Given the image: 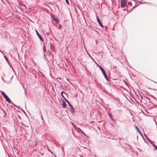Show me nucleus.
I'll return each mask as SVG.
<instances>
[{"mask_svg":"<svg viewBox=\"0 0 157 157\" xmlns=\"http://www.w3.org/2000/svg\"><path fill=\"white\" fill-rule=\"evenodd\" d=\"M10 67L13 70V71L14 70V69H13V68L12 67V65L11 64V66H10Z\"/></svg>","mask_w":157,"mask_h":157,"instance_id":"nucleus-26","label":"nucleus"},{"mask_svg":"<svg viewBox=\"0 0 157 157\" xmlns=\"http://www.w3.org/2000/svg\"><path fill=\"white\" fill-rule=\"evenodd\" d=\"M94 61L95 63L97 65V66H98L99 67L100 70H101L102 68H103L100 65L97 64L96 62H95V61L94 60Z\"/></svg>","mask_w":157,"mask_h":157,"instance_id":"nucleus-13","label":"nucleus"},{"mask_svg":"<svg viewBox=\"0 0 157 157\" xmlns=\"http://www.w3.org/2000/svg\"><path fill=\"white\" fill-rule=\"evenodd\" d=\"M138 5H139V4H137V5H136V4L134 6H133L132 7V8L131 9V10H132V9H134L135 7V6H137Z\"/></svg>","mask_w":157,"mask_h":157,"instance_id":"nucleus-18","label":"nucleus"},{"mask_svg":"<svg viewBox=\"0 0 157 157\" xmlns=\"http://www.w3.org/2000/svg\"><path fill=\"white\" fill-rule=\"evenodd\" d=\"M65 101L67 102L68 104V105L70 107H72V105H71V103L69 102V101L67 100L66 98H65Z\"/></svg>","mask_w":157,"mask_h":157,"instance_id":"nucleus-9","label":"nucleus"},{"mask_svg":"<svg viewBox=\"0 0 157 157\" xmlns=\"http://www.w3.org/2000/svg\"><path fill=\"white\" fill-rule=\"evenodd\" d=\"M47 34H49V33H47Z\"/></svg>","mask_w":157,"mask_h":157,"instance_id":"nucleus-37","label":"nucleus"},{"mask_svg":"<svg viewBox=\"0 0 157 157\" xmlns=\"http://www.w3.org/2000/svg\"><path fill=\"white\" fill-rule=\"evenodd\" d=\"M78 129H79V130H80V131H81V132L82 133H83V134L84 135H85V133H84V132H83V131H82V130H81L80 128H78Z\"/></svg>","mask_w":157,"mask_h":157,"instance_id":"nucleus-21","label":"nucleus"},{"mask_svg":"<svg viewBox=\"0 0 157 157\" xmlns=\"http://www.w3.org/2000/svg\"><path fill=\"white\" fill-rule=\"evenodd\" d=\"M10 67L13 70V71L14 70V69H13V68L12 67V65L11 64V66H10Z\"/></svg>","mask_w":157,"mask_h":157,"instance_id":"nucleus-25","label":"nucleus"},{"mask_svg":"<svg viewBox=\"0 0 157 157\" xmlns=\"http://www.w3.org/2000/svg\"><path fill=\"white\" fill-rule=\"evenodd\" d=\"M135 128H136V129L137 130V132H139V133H140L141 134V131L139 129V128L137 126H135Z\"/></svg>","mask_w":157,"mask_h":157,"instance_id":"nucleus-12","label":"nucleus"},{"mask_svg":"<svg viewBox=\"0 0 157 157\" xmlns=\"http://www.w3.org/2000/svg\"><path fill=\"white\" fill-rule=\"evenodd\" d=\"M101 70V72L103 74L105 79L107 81H109V79L106 73V72H105V71L104 70V69L103 68Z\"/></svg>","mask_w":157,"mask_h":157,"instance_id":"nucleus-2","label":"nucleus"},{"mask_svg":"<svg viewBox=\"0 0 157 157\" xmlns=\"http://www.w3.org/2000/svg\"><path fill=\"white\" fill-rule=\"evenodd\" d=\"M51 18L54 21H56V23H58L59 22V19L57 17H56L54 15H51Z\"/></svg>","mask_w":157,"mask_h":157,"instance_id":"nucleus-3","label":"nucleus"},{"mask_svg":"<svg viewBox=\"0 0 157 157\" xmlns=\"http://www.w3.org/2000/svg\"><path fill=\"white\" fill-rule=\"evenodd\" d=\"M155 149L157 150V146L155 145Z\"/></svg>","mask_w":157,"mask_h":157,"instance_id":"nucleus-31","label":"nucleus"},{"mask_svg":"<svg viewBox=\"0 0 157 157\" xmlns=\"http://www.w3.org/2000/svg\"><path fill=\"white\" fill-rule=\"evenodd\" d=\"M59 28H58L59 29H61L62 28V26L60 25H59Z\"/></svg>","mask_w":157,"mask_h":157,"instance_id":"nucleus-24","label":"nucleus"},{"mask_svg":"<svg viewBox=\"0 0 157 157\" xmlns=\"http://www.w3.org/2000/svg\"><path fill=\"white\" fill-rule=\"evenodd\" d=\"M2 80L3 81H4V79H3V78H2Z\"/></svg>","mask_w":157,"mask_h":157,"instance_id":"nucleus-33","label":"nucleus"},{"mask_svg":"<svg viewBox=\"0 0 157 157\" xmlns=\"http://www.w3.org/2000/svg\"><path fill=\"white\" fill-rule=\"evenodd\" d=\"M65 0V2H66V3L68 5H69V2L68 0Z\"/></svg>","mask_w":157,"mask_h":157,"instance_id":"nucleus-20","label":"nucleus"},{"mask_svg":"<svg viewBox=\"0 0 157 157\" xmlns=\"http://www.w3.org/2000/svg\"><path fill=\"white\" fill-rule=\"evenodd\" d=\"M149 96H150V97H151V98H154V99H156L155 98V97H154L153 95H151V94H150V95H149Z\"/></svg>","mask_w":157,"mask_h":157,"instance_id":"nucleus-19","label":"nucleus"},{"mask_svg":"<svg viewBox=\"0 0 157 157\" xmlns=\"http://www.w3.org/2000/svg\"><path fill=\"white\" fill-rule=\"evenodd\" d=\"M7 62L8 63V64H9V66H11V63H10L9 62V61H8V62Z\"/></svg>","mask_w":157,"mask_h":157,"instance_id":"nucleus-27","label":"nucleus"},{"mask_svg":"<svg viewBox=\"0 0 157 157\" xmlns=\"http://www.w3.org/2000/svg\"><path fill=\"white\" fill-rule=\"evenodd\" d=\"M126 7H128V5H127V4H126Z\"/></svg>","mask_w":157,"mask_h":157,"instance_id":"nucleus-35","label":"nucleus"},{"mask_svg":"<svg viewBox=\"0 0 157 157\" xmlns=\"http://www.w3.org/2000/svg\"><path fill=\"white\" fill-rule=\"evenodd\" d=\"M61 95L63 97V98L64 99V100L65 98H66V97L67 98H68L67 94L64 91H61Z\"/></svg>","mask_w":157,"mask_h":157,"instance_id":"nucleus-4","label":"nucleus"},{"mask_svg":"<svg viewBox=\"0 0 157 157\" xmlns=\"http://www.w3.org/2000/svg\"><path fill=\"white\" fill-rule=\"evenodd\" d=\"M7 62L8 63V64H9V66H11V63H10L9 62V61H8V62Z\"/></svg>","mask_w":157,"mask_h":157,"instance_id":"nucleus-29","label":"nucleus"},{"mask_svg":"<svg viewBox=\"0 0 157 157\" xmlns=\"http://www.w3.org/2000/svg\"><path fill=\"white\" fill-rule=\"evenodd\" d=\"M1 93L4 98L5 99L6 101L8 102L9 103H12L10 99L6 95L4 92L3 91H1Z\"/></svg>","mask_w":157,"mask_h":157,"instance_id":"nucleus-1","label":"nucleus"},{"mask_svg":"<svg viewBox=\"0 0 157 157\" xmlns=\"http://www.w3.org/2000/svg\"><path fill=\"white\" fill-rule=\"evenodd\" d=\"M13 76H12V77H11V79L13 78Z\"/></svg>","mask_w":157,"mask_h":157,"instance_id":"nucleus-36","label":"nucleus"},{"mask_svg":"<svg viewBox=\"0 0 157 157\" xmlns=\"http://www.w3.org/2000/svg\"><path fill=\"white\" fill-rule=\"evenodd\" d=\"M127 4H128V5H129V6L131 5V2H128Z\"/></svg>","mask_w":157,"mask_h":157,"instance_id":"nucleus-22","label":"nucleus"},{"mask_svg":"<svg viewBox=\"0 0 157 157\" xmlns=\"http://www.w3.org/2000/svg\"><path fill=\"white\" fill-rule=\"evenodd\" d=\"M121 6L122 7H124L126 5L125 0H121Z\"/></svg>","mask_w":157,"mask_h":157,"instance_id":"nucleus-7","label":"nucleus"},{"mask_svg":"<svg viewBox=\"0 0 157 157\" xmlns=\"http://www.w3.org/2000/svg\"><path fill=\"white\" fill-rule=\"evenodd\" d=\"M48 54L49 55H51V59L52 58H53V55L52 54V53L50 51H49L48 52Z\"/></svg>","mask_w":157,"mask_h":157,"instance_id":"nucleus-14","label":"nucleus"},{"mask_svg":"<svg viewBox=\"0 0 157 157\" xmlns=\"http://www.w3.org/2000/svg\"><path fill=\"white\" fill-rule=\"evenodd\" d=\"M89 56L91 57V58L93 60V58L91 56H90V55H89Z\"/></svg>","mask_w":157,"mask_h":157,"instance_id":"nucleus-32","label":"nucleus"},{"mask_svg":"<svg viewBox=\"0 0 157 157\" xmlns=\"http://www.w3.org/2000/svg\"><path fill=\"white\" fill-rule=\"evenodd\" d=\"M43 52H46V48L45 46V45H44L43 47Z\"/></svg>","mask_w":157,"mask_h":157,"instance_id":"nucleus-17","label":"nucleus"},{"mask_svg":"<svg viewBox=\"0 0 157 157\" xmlns=\"http://www.w3.org/2000/svg\"><path fill=\"white\" fill-rule=\"evenodd\" d=\"M7 62L8 63V64H9V66H11V63H10L9 62V61H8V62Z\"/></svg>","mask_w":157,"mask_h":157,"instance_id":"nucleus-28","label":"nucleus"},{"mask_svg":"<svg viewBox=\"0 0 157 157\" xmlns=\"http://www.w3.org/2000/svg\"><path fill=\"white\" fill-rule=\"evenodd\" d=\"M96 18H97V21H98V24H99V25H100V26L102 28H103L104 27V26L102 25V23L101 22V21H100V19L98 17L97 15H96Z\"/></svg>","mask_w":157,"mask_h":157,"instance_id":"nucleus-5","label":"nucleus"},{"mask_svg":"<svg viewBox=\"0 0 157 157\" xmlns=\"http://www.w3.org/2000/svg\"><path fill=\"white\" fill-rule=\"evenodd\" d=\"M54 46L53 45H50V49L52 51H54Z\"/></svg>","mask_w":157,"mask_h":157,"instance_id":"nucleus-15","label":"nucleus"},{"mask_svg":"<svg viewBox=\"0 0 157 157\" xmlns=\"http://www.w3.org/2000/svg\"><path fill=\"white\" fill-rule=\"evenodd\" d=\"M142 3V2H141V1H140V2H138V4H141Z\"/></svg>","mask_w":157,"mask_h":157,"instance_id":"nucleus-30","label":"nucleus"},{"mask_svg":"<svg viewBox=\"0 0 157 157\" xmlns=\"http://www.w3.org/2000/svg\"><path fill=\"white\" fill-rule=\"evenodd\" d=\"M4 57L5 58V59L6 61L7 62H8L9 61H8V59L7 57L5 56H4Z\"/></svg>","mask_w":157,"mask_h":157,"instance_id":"nucleus-16","label":"nucleus"},{"mask_svg":"<svg viewBox=\"0 0 157 157\" xmlns=\"http://www.w3.org/2000/svg\"><path fill=\"white\" fill-rule=\"evenodd\" d=\"M108 115H109V117L113 121H114V120H113V117H112V114L111 113H108Z\"/></svg>","mask_w":157,"mask_h":157,"instance_id":"nucleus-10","label":"nucleus"},{"mask_svg":"<svg viewBox=\"0 0 157 157\" xmlns=\"http://www.w3.org/2000/svg\"><path fill=\"white\" fill-rule=\"evenodd\" d=\"M35 31L36 32V34H37V36H38V37H39V39L41 41H43V39L42 36H41V35H40V34L39 33V32L37 31L36 30H35Z\"/></svg>","mask_w":157,"mask_h":157,"instance_id":"nucleus-6","label":"nucleus"},{"mask_svg":"<svg viewBox=\"0 0 157 157\" xmlns=\"http://www.w3.org/2000/svg\"><path fill=\"white\" fill-rule=\"evenodd\" d=\"M70 109V111L71 113H73L75 112V110L74 107H73V106H72V107H71Z\"/></svg>","mask_w":157,"mask_h":157,"instance_id":"nucleus-11","label":"nucleus"},{"mask_svg":"<svg viewBox=\"0 0 157 157\" xmlns=\"http://www.w3.org/2000/svg\"><path fill=\"white\" fill-rule=\"evenodd\" d=\"M44 58L45 59H46V57L45 56V54L44 53Z\"/></svg>","mask_w":157,"mask_h":157,"instance_id":"nucleus-23","label":"nucleus"},{"mask_svg":"<svg viewBox=\"0 0 157 157\" xmlns=\"http://www.w3.org/2000/svg\"><path fill=\"white\" fill-rule=\"evenodd\" d=\"M23 112H24V113L25 114H26L25 113V111H24V110H23Z\"/></svg>","mask_w":157,"mask_h":157,"instance_id":"nucleus-34","label":"nucleus"},{"mask_svg":"<svg viewBox=\"0 0 157 157\" xmlns=\"http://www.w3.org/2000/svg\"><path fill=\"white\" fill-rule=\"evenodd\" d=\"M62 105L63 108H65L67 105L66 102L63 100Z\"/></svg>","mask_w":157,"mask_h":157,"instance_id":"nucleus-8","label":"nucleus"}]
</instances>
